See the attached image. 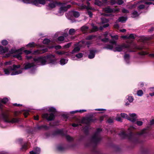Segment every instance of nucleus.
Here are the masks:
<instances>
[{
    "label": "nucleus",
    "instance_id": "4468645a",
    "mask_svg": "<svg viewBox=\"0 0 154 154\" xmlns=\"http://www.w3.org/2000/svg\"><path fill=\"white\" fill-rule=\"evenodd\" d=\"M57 4V3L56 2H52L49 4L48 7L51 8H55Z\"/></svg>",
    "mask_w": 154,
    "mask_h": 154
},
{
    "label": "nucleus",
    "instance_id": "864d4df0",
    "mask_svg": "<svg viewBox=\"0 0 154 154\" xmlns=\"http://www.w3.org/2000/svg\"><path fill=\"white\" fill-rule=\"evenodd\" d=\"M24 51L26 54H29L31 53V51L27 50H25Z\"/></svg>",
    "mask_w": 154,
    "mask_h": 154
},
{
    "label": "nucleus",
    "instance_id": "72a5a7b5",
    "mask_svg": "<svg viewBox=\"0 0 154 154\" xmlns=\"http://www.w3.org/2000/svg\"><path fill=\"white\" fill-rule=\"evenodd\" d=\"M86 111V110H80L79 111H72V112H71L72 113H75L78 112H85Z\"/></svg>",
    "mask_w": 154,
    "mask_h": 154
},
{
    "label": "nucleus",
    "instance_id": "13d9d810",
    "mask_svg": "<svg viewBox=\"0 0 154 154\" xmlns=\"http://www.w3.org/2000/svg\"><path fill=\"white\" fill-rule=\"evenodd\" d=\"M110 43L112 44V45H116V42L114 40H112V41H110Z\"/></svg>",
    "mask_w": 154,
    "mask_h": 154
},
{
    "label": "nucleus",
    "instance_id": "aec40b11",
    "mask_svg": "<svg viewBox=\"0 0 154 154\" xmlns=\"http://www.w3.org/2000/svg\"><path fill=\"white\" fill-rule=\"evenodd\" d=\"M67 61V60L66 59H62L60 61V63L61 65H64L66 63Z\"/></svg>",
    "mask_w": 154,
    "mask_h": 154
},
{
    "label": "nucleus",
    "instance_id": "2f4dec72",
    "mask_svg": "<svg viewBox=\"0 0 154 154\" xmlns=\"http://www.w3.org/2000/svg\"><path fill=\"white\" fill-rule=\"evenodd\" d=\"M134 35L133 34H131L129 36L128 35V39H134Z\"/></svg>",
    "mask_w": 154,
    "mask_h": 154
},
{
    "label": "nucleus",
    "instance_id": "4d7b16f0",
    "mask_svg": "<svg viewBox=\"0 0 154 154\" xmlns=\"http://www.w3.org/2000/svg\"><path fill=\"white\" fill-rule=\"evenodd\" d=\"M122 11L123 13H128V11L126 10V9H123V10H122Z\"/></svg>",
    "mask_w": 154,
    "mask_h": 154
},
{
    "label": "nucleus",
    "instance_id": "e2e57ef3",
    "mask_svg": "<svg viewBox=\"0 0 154 154\" xmlns=\"http://www.w3.org/2000/svg\"><path fill=\"white\" fill-rule=\"evenodd\" d=\"M28 114H29V112H25L24 114L25 117H27V115H28Z\"/></svg>",
    "mask_w": 154,
    "mask_h": 154
},
{
    "label": "nucleus",
    "instance_id": "a878e982",
    "mask_svg": "<svg viewBox=\"0 0 154 154\" xmlns=\"http://www.w3.org/2000/svg\"><path fill=\"white\" fill-rule=\"evenodd\" d=\"M138 16V14L137 12L134 11L132 14V17H135Z\"/></svg>",
    "mask_w": 154,
    "mask_h": 154
},
{
    "label": "nucleus",
    "instance_id": "6e6d98bb",
    "mask_svg": "<svg viewBox=\"0 0 154 154\" xmlns=\"http://www.w3.org/2000/svg\"><path fill=\"white\" fill-rule=\"evenodd\" d=\"M54 48L56 49H58L61 48V47L60 45H57L55 46Z\"/></svg>",
    "mask_w": 154,
    "mask_h": 154
},
{
    "label": "nucleus",
    "instance_id": "f03ea898",
    "mask_svg": "<svg viewBox=\"0 0 154 154\" xmlns=\"http://www.w3.org/2000/svg\"><path fill=\"white\" fill-rule=\"evenodd\" d=\"M128 48L129 52H135L137 50H140L143 48L142 46L138 47L134 43H130V44H124L121 46H118L116 48V50L117 51H121L124 48Z\"/></svg>",
    "mask_w": 154,
    "mask_h": 154
},
{
    "label": "nucleus",
    "instance_id": "f257e3e1",
    "mask_svg": "<svg viewBox=\"0 0 154 154\" xmlns=\"http://www.w3.org/2000/svg\"><path fill=\"white\" fill-rule=\"evenodd\" d=\"M50 59L48 56L38 57L34 59V62L32 63H25L24 64L25 69H28L36 65H44L48 63Z\"/></svg>",
    "mask_w": 154,
    "mask_h": 154
},
{
    "label": "nucleus",
    "instance_id": "473e14b6",
    "mask_svg": "<svg viewBox=\"0 0 154 154\" xmlns=\"http://www.w3.org/2000/svg\"><path fill=\"white\" fill-rule=\"evenodd\" d=\"M48 110L50 112H55L56 109L54 108L51 107L49 108Z\"/></svg>",
    "mask_w": 154,
    "mask_h": 154
},
{
    "label": "nucleus",
    "instance_id": "0eeeda50",
    "mask_svg": "<svg viewBox=\"0 0 154 154\" xmlns=\"http://www.w3.org/2000/svg\"><path fill=\"white\" fill-rule=\"evenodd\" d=\"M101 129L98 128L97 129V132L93 136L92 138L93 140L97 142L100 140V137L99 135V132L101 131Z\"/></svg>",
    "mask_w": 154,
    "mask_h": 154
},
{
    "label": "nucleus",
    "instance_id": "a211bd4d",
    "mask_svg": "<svg viewBox=\"0 0 154 154\" xmlns=\"http://www.w3.org/2000/svg\"><path fill=\"white\" fill-rule=\"evenodd\" d=\"M127 20V18L126 17H120L118 19V21L123 22Z\"/></svg>",
    "mask_w": 154,
    "mask_h": 154
},
{
    "label": "nucleus",
    "instance_id": "79ce46f5",
    "mask_svg": "<svg viewBox=\"0 0 154 154\" xmlns=\"http://www.w3.org/2000/svg\"><path fill=\"white\" fill-rule=\"evenodd\" d=\"M27 149V146L26 144H25L23 145L21 148V149L23 150H24Z\"/></svg>",
    "mask_w": 154,
    "mask_h": 154
},
{
    "label": "nucleus",
    "instance_id": "4c0bfd02",
    "mask_svg": "<svg viewBox=\"0 0 154 154\" xmlns=\"http://www.w3.org/2000/svg\"><path fill=\"white\" fill-rule=\"evenodd\" d=\"M124 59L125 60H127L129 59V55L128 54H126L124 56Z\"/></svg>",
    "mask_w": 154,
    "mask_h": 154
},
{
    "label": "nucleus",
    "instance_id": "4be33fe9",
    "mask_svg": "<svg viewBox=\"0 0 154 154\" xmlns=\"http://www.w3.org/2000/svg\"><path fill=\"white\" fill-rule=\"evenodd\" d=\"M80 48L78 47H75L73 50L72 51V53L73 54L77 52H78L80 50Z\"/></svg>",
    "mask_w": 154,
    "mask_h": 154
},
{
    "label": "nucleus",
    "instance_id": "cd10ccee",
    "mask_svg": "<svg viewBox=\"0 0 154 154\" xmlns=\"http://www.w3.org/2000/svg\"><path fill=\"white\" fill-rule=\"evenodd\" d=\"M75 32V30L73 29H70L69 31V33L70 35H73Z\"/></svg>",
    "mask_w": 154,
    "mask_h": 154
},
{
    "label": "nucleus",
    "instance_id": "37998d69",
    "mask_svg": "<svg viewBox=\"0 0 154 154\" xmlns=\"http://www.w3.org/2000/svg\"><path fill=\"white\" fill-rule=\"evenodd\" d=\"M57 53L59 55L63 54H65V52L63 51H57Z\"/></svg>",
    "mask_w": 154,
    "mask_h": 154
},
{
    "label": "nucleus",
    "instance_id": "393cba45",
    "mask_svg": "<svg viewBox=\"0 0 154 154\" xmlns=\"http://www.w3.org/2000/svg\"><path fill=\"white\" fill-rule=\"evenodd\" d=\"M78 5L80 7V8L82 9H85L86 8L87 9H91L90 8H89L88 7H86L85 5H81L80 4H79Z\"/></svg>",
    "mask_w": 154,
    "mask_h": 154
},
{
    "label": "nucleus",
    "instance_id": "603ef678",
    "mask_svg": "<svg viewBox=\"0 0 154 154\" xmlns=\"http://www.w3.org/2000/svg\"><path fill=\"white\" fill-rule=\"evenodd\" d=\"M117 3L119 5H121L123 3V2L122 0H119L118 1Z\"/></svg>",
    "mask_w": 154,
    "mask_h": 154
},
{
    "label": "nucleus",
    "instance_id": "338daca9",
    "mask_svg": "<svg viewBox=\"0 0 154 154\" xmlns=\"http://www.w3.org/2000/svg\"><path fill=\"white\" fill-rule=\"evenodd\" d=\"M149 55V57H154V53L151 54Z\"/></svg>",
    "mask_w": 154,
    "mask_h": 154
},
{
    "label": "nucleus",
    "instance_id": "49530a36",
    "mask_svg": "<svg viewBox=\"0 0 154 154\" xmlns=\"http://www.w3.org/2000/svg\"><path fill=\"white\" fill-rule=\"evenodd\" d=\"M76 56L78 58H80L82 57V53H80L76 54Z\"/></svg>",
    "mask_w": 154,
    "mask_h": 154
},
{
    "label": "nucleus",
    "instance_id": "9b49d317",
    "mask_svg": "<svg viewBox=\"0 0 154 154\" xmlns=\"http://www.w3.org/2000/svg\"><path fill=\"white\" fill-rule=\"evenodd\" d=\"M47 51V49H44L42 51L37 50L36 51H35L34 52L32 53V54H42V53H44Z\"/></svg>",
    "mask_w": 154,
    "mask_h": 154
},
{
    "label": "nucleus",
    "instance_id": "0e129e2a",
    "mask_svg": "<svg viewBox=\"0 0 154 154\" xmlns=\"http://www.w3.org/2000/svg\"><path fill=\"white\" fill-rule=\"evenodd\" d=\"M11 64V62H10V61H9L8 62H6L5 63V64L6 65H10Z\"/></svg>",
    "mask_w": 154,
    "mask_h": 154
},
{
    "label": "nucleus",
    "instance_id": "f704fd0d",
    "mask_svg": "<svg viewBox=\"0 0 154 154\" xmlns=\"http://www.w3.org/2000/svg\"><path fill=\"white\" fill-rule=\"evenodd\" d=\"M95 36L93 35H90L88 36L86 38V39L87 40H91L93 39L95 37Z\"/></svg>",
    "mask_w": 154,
    "mask_h": 154
},
{
    "label": "nucleus",
    "instance_id": "20e7f679",
    "mask_svg": "<svg viewBox=\"0 0 154 154\" xmlns=\"http://www.w3.org/2000/svg\"><path fill=\"white\" fill-rule=\"evenodd\" d=\"M154 1V0H141L137 3V5H138V9H142L144 8V5L143 4H144L146 5H154V3L153 2Z\"/></svg>",
    "mask_w": 154,
    "mask_h": 154
},
{
    "label": "nucleus",
    "instance_id": "69168bd1",
    "mask_svg": "<svg viewBox=\"0 0 154 154\" xmlns=\"http://www.w3.org/2000/svg\"><path fill=\"white\" fill-rule=\"evenodd\" d=\"M119 27V26L117 24H115V25H114V27L115 28H118Z\"/></svg>",
    "mask_w": 154,
    "mask_h": 154
},
{
    "label": "nucleus",
    "instance_id": "774afa93",
    "mask_svg": "<svg viewBox=\"0 0 154 154\" xmlns=\"http://www.w3.org/2000/svg\"><path fill=\"white\" fill-rule=\"evenodd\" d=\"M150 124L151 125H153V124H154V120L152 119V120L150 121Z\"/></svg>",
    "mask_w": 154,
    "mask_h": 154
},
{
    "label": "nucleus",
    "instance_id": "423d86ee",
    "mask_svg": "<svg viewBox=\"0 0 154 154\" xmlns=\"http://www.w3.org/2000/svg\"><path fill=\"white\" fill-rule=\"evenodd\" d=\"M42 117L43 118L46 119L48 120L51 121L54 119V116L53 113H51L50 114L45 113L42 115Z\"/></svg>",
    "mask_w": 154,
    "mask_h": 154
},
{
    "label": "nucleus",
    "instance_id": "c85d7f7f",
    "mask_svg": "<svg viewBox=\"0 0 154 154\" xmlns=\"http://www.w3.org/2000/svg\"><path fill=\"white\" fill-rule=\"evenodd\" d=\"M101 21L102 23L103 24L108 22L109 20L106 18H103L101 19Z\"/></svg>",
    "mask_w": 154,
    "mask_h": 154
},
{
    "label": "nucleus",
    "instance_id": "6e6552de",
    "mask_svg": "<svg viewBox=\"0 0 154 154\" xmlns=\"http://www.w3.org/2000/svg\"><path fill=\"white\" fill-rule=\"evenodd\" d=\"M137 118V116L135 113L129 114L128 120L134 122L136 121Z\"/></svg>",
    "mask_w": 154,
    "mask_h": 154
},
{
    "label": "nucleus",
    "instance_id": "5701e85b",
    "mask_svg": "<svg viewBox=\"0 0 154 154\" xmlns=\"http://www.w3.org/2000/svg\"><path fill=\"white\" fill-rule=\"evenodd\" d=\"M72 14H73L74 16L75 17H78L80 15L79 13L77 11H73L72 12Z\"/></svg>",
    "mask_w": 154,
    "mask_h": 154
},
{
    "label": "nucleus",
    "instance_id": "c9c22d12",
    "mask_svg": "<svg viewBox=\"0 0 154 154\" xmlns=\"http://www.w3.org/2000/svg\"><path fill=\"white\" fill-rule=\"evenodd\" d=\"M143 92L142 90L138 91L137 92V95L139 96H141L143 94Z\"/></svg>",
    "mask_w": 154,
    "mask_h": 154
},
{
    "label": "nucleus",
    "instance_id": "bb28decb",
    "mask_svg": "<svg viewBox=\"0 0 154 154\" xmlns=\"http://www.w3.org/2000/svg\"><path fill=\"white\" fill-rule=\"evenodd\" d=\"M95 4L99 6H101L103 5V3L99 1H96L95 3Z\"/></svg>",
    "mask_w": 154,
    "mask_h": 154
},
{
    "label": "nucleus",
    "instance_id": "6ab92c4d",
    "mask_svg": "<svg viewBox=\"0 0 154 154\" xmlns=\"http://www.w3.org/2000/svg\"><path fill=\"white\" fill-rule=\"evenodd\" d=\"M91 26L92 27V29L91 32H94L98 30V28L96 26H94L93 24H91Z\"/></svg>",
    "mask_w": 154,
    "mask_h": 154
},
{
    "label": "nucleus",
    "instance_id": "680f3d73",
    "mask_svg": "<svg viewBox=\"0 0 154 154\" xmlns=\"http://www.w3.org/2000/svg\"><path fill=\"white\" fill-rule=\"evenodd\" d=\"M108 39L107 38H105L104 39H101V40L103 42H106L108 41Z\"/></svg>",
    "mask_w": 154,
    "mask_h": 154
},
{
    "label": "nucleus",
    "instance_id": "bf43d9fd",
    "mask_svg": "<svg viewBox=\"0 0 154 154\" xmlns=\"http://www.w3.org/2000/svg\"><path fill=\"white\" fill-rule=\"evenodd\" d=\"M121 38L124 39H128V35H122L121 36Z\"/></svg>",
    "mask_w": 154,
    "mask_h": 154
},
{
    "label": "nucleus",
    "instance_id": "3c124183",
    "mask_svg": "<svg viewBox=\"0 0 154 154\" xmlns=\"http://www.w3.org/2000/svg\"><path fill=\"white\" fill-rule=\"evenodd\" d=\"M111 37L112 38H114L116 39H118V36L117 35H116L114 36L111 35Z\"/></svg>",
    "mask_w": 154,
    "mask_h": 154
},
{
    "label": "nucleus",
    "instance_id": "b1692460",
    "mask_svg": "<svg viewBox=\"0 0 154 154\" xmlns=\"http://www.w3.org/2000/svg\"><path fill=\"white\" fill-rule=\"evenodd\" d=\"M104 11L106 13H110L113 11L109 7L105 8L104 9Z\"/></svg>",
    "mask_w": 154,
    "mask_h": 154
},
{
    "label": "nucleus",
    "instance_id": "ea45409f",
    "mask_svg": "<svg viewBox=\"0 0 154 154\" xmlns=\"http://www.w3.org/2000/svg\"><path fill=\"white\" fill-rule=\"evenodd\" d=\"M128 100L130 102H132L133 100V98L132 96H129L128 98Z\"/></svg>",
    "mask_w": 154,
    "mask_h": 154
},
{
    "label": "nucleus",
    "instance_id": "a19ab883",
    "mask_svg": "<svg viewBox=\"0 0 154 154\" xmlns=\"http://www.w3.org/2000/svg\"><path fill=\"white\" fill-rule=\"evenodd\" d=\"M66 138L67 140L68 141H71L73 140V138L69 135L66 136Z\"/></svg>",
    "mask_w": 154,
    "mask_h": 154
},
{
    "label": "nucleus",
    "instance_id": "dca6fc26",
    "mask_svg": "<svg viewBox=\"0 0 154 154\" xmlns=\"http://www.w3.org/2000/svg\"><path fill=\"white\" fill-rule=\"evenodd\" d=\"M88 29V27L85 26H84L81 28V30L83 33H86Z\"/></svg>",
    "mask_w": 154,
    "mask_h": 154
},
{
    "label": "nucleus",
    "instance_id": "c756f323",
    "mask_svg": "<svg viewBox=\"0 0 154 154\" xmlns=\"http://www.w3.org/2000/svg\"><path fill=\"white\" fill-rule=\"evenodd\" d=\"M0 100L3 103H6V102H7L8 101V99L7 98H4L2 99H1Z\"/></svg>",
    "mask_w": 154,
    "mask_h": 154
},
{
    "label": "nucleus",
    "instance_id": "8fccbe9b",
    "mask_svg": "<svg viewBox=\"0 0 154 154\" xmlns=\"http://www.w3.org/2000/svg\"><path fill=\"white\" fill-rule=\"evenodd\" d=\"M139 54H140L143 55H146L147 54V53L144 51H141L139 53Z\"/></svg>",
    "mask_w": 154,
    "mask_h": 154
},
{
    "label": "nucleus",
    "instance_id": "a18cd8bd",
    "mask_svg": "<svg viewBox=\"0 0 154 154\" xmlns=\"http://www.w3.org/2000/svg\"><path fill=\"white\" fill-rule=\"evenodd\" d=\"M71 45V43H69L65 45L64 46V47L65 48H69Z\"/></svg>",
    "mask_w": 154,
    "mask_h": 154
},
{
    "label": "nucleus",
    "instance_id": "7ed1b4c3",
    "mask_svg": "<svg viewBox=\"0 0 154 154\" xmlns=\"http://www.w3.org/2000/svg\"><path fill=\"white\" fill-rule=\"evenodd\" d=\"M20 65L19 64L17 65H14L12 66H9L7 68L3 69L4 72L5 74L8 75H15L21 73L22 72L23 69L17 70V69L20 68Z\"/></svg>",
    "mask_w": 154,
    "mask_h": 154
},
{
    "label": "nucleus",
    "instance_id": "c03bdc74",
    "mask_svg": "<svg viewBox=\"0 0 154 154\" xmlns=\"http://www.w3.org/2000/svg\"><path fill=\"white\" fill-rule=\"evenodd\" d=\"M27 46L30 47H34L35 46L34 43L33 42H32V43H29L27 45Z\"/></svg>",
    "mask_w": 154,
    "mask_h": 154
},
{
    "label": "nucleus",
    "instance_id": "052dcab7",
    "mask_svg": "<svg viewBox=\"0 0 154 154\" xmlns=\"http://www.w3.org/2000/svg\"><path fill=\"white\" fill-rule=\"evenodd\" d=\"M107 122L109 123H112L113 122V120L112 119H109L108 120Z\"/></svg>",
    "mask_w": 154,
    "mask_h": 154
},
{
    "label": "nucleus",
    "instance_id": "f8f14e48",
    "mask_svg": "<svg viewBox=\"0 0 154 154\" xmlns=\"http://www.w3.org/2000/svg\"><path fill=\"white\" fill-rule=\"evenodd\" d=\"M152 38V37H146L145 36H143L141 37V41L144 42L145 41L150 39Z\"/></svg>",
    "mask_w": 154,
    "mask_h": 154
},
{
    "label": "nucleus",
    "instance_id": "412c9836",
    "mask_svg": "<svg viewBox=\"0 0 154 154\" xmlns=\"http://www.w3.org/2000/svg\"><path fill=\"white\" fill-rule=\"evenodd\" d=\"M121 115L122 117L127 119L128 120L129 116H128L127 114L125 113H121Z\"/></svg>",
    "mask_w": 154,
    "mask_h": 154
},
{
    "label": "nucleus",
    "instance_id": "58836bf2",
    "mask_svg": "<svg viewBox=\"0 0 154 154\" xmlns=\"http://www.w3.org/2000/svg\"><path fill=\"white\" fill-rule=\"evenodd\" d=\"M64 39V37L63 36H60L58 38V40L59 41H62Z\"/></svg>",
    "mask_w": 154,
    "mask_h": 154
},
{
    "label": "nucleus",
    "instance_id": "f3484780",
    "mask_svg": "<svg viewBox=\"0 0 154 154\" xmlns=\"http://www.w3.org/2000/svg\"><path fill=\"white\" fill-rule=\"evenodd\" d=\"M95 51L93 50H91L90 51V54L88 55V57L90 59L93 58L95 56Z\"/></svg>",
    "mask_w": 154,
    "mask_h": 154
},
{
    "label": "nucleus",
    "instance_id": "9d476101",
    "mask_svg": "<svg viewBox=\"0 0 154 154\" xmlns=\"http://www.w3.org/2000/svg\"><path fill=\"white\" fill-rule=\"evenodd\" d=\"M71 6L70 5H68L66 6H63L61 7L60 9V13L66 11L67 8H70Z\"/></svg>",
    "mask_w": 154,
    "mask_h": 154
},
{
    "label": "nucleus",
    "instance_id": "e433bc0d",
    "mask_svg": "<svg viewBox=\"0 0 154 154\" xmlns=\"http://www.w3.org/2000/svg\"><path fill=\"white\" fill-rule=\"evenodd\" d=\"M8 41L6 40H3L2 42V43L3 45H5L8 44Z\"/></svg>",
    "mask_w": 154,
    "mask_h": 154
},
{
    "label": "nucleus",
    "instance_id": "2eb2a0df",
    "mask_svg": "<svg viewBox=\"0 0 154 154\" xmlns=\"http://www.w3.org/2000/svg\"><path fill=\"white\" fill-rule=\"evenodd\" d=\"M40 152V149L39 148H36L35 151H33L30 152V154H38Z\"/></svg>",
    "mask_w": 154,
    "mask_h": 154
},
{
    "label": "nucleus",
    "instance_id": "1a4fd4ad",
    "mask_svg": "<svg viewBox=\"0 0 154 154\" xmlns=\"http://www.w3.org/2000/svg\"><path fill=\"white\" fill-rule=\"evenodd\" d=\"M23 49L21 48L18 50L17 52L19 53L18 54H16L14 56V57H16L19 60H21L22 59L21 54H22V51Z\"/></svg>",
    "mask_w": 154,
    "mask_h": 154
},
{
    "label": "nucleus",
    "instance_id": "de8ad7c7",
    "mask_svg": "<svg viewBox=\"0 0 154 154\" xmlns=\"http://www.w3.org/2000/svg\"><path fill=\"white\" fill-rule=\"evenodd\" d=\"M105 48L107 49H112L113 48V46L111 45H108L105 47Z\"/></svg>",
    "mask_w": 154,
    "mask_h": 154
},
{
    "label": "nucleus",
    "instance_id": "39448f33",
    "mask_svg": "<svg viewBox=\"0 0 154 154\" xmlns=\"http://www.w3.org/2000/svg\"><path fill=\"white\" fill-rule=\"evenodd\" d=\"M3 117L5 121L7 122L14 123L18 121V120L16 118H13L10 119L9 116L7 114L4 115Z\"/></svg>",
    "mask_w": 154,
    "mask_h": 154
},
{
    "label": "nucleus",
    "instance_id": "09e8293b",
    "mask_svg": "<svg viewBox=\"0 0 154 154\" xmlns=\"http://www.w3.org/2000/svg\"><path fill=\"white\" fill-rule=\"evenodd\" d=\"M138 125H141L143 124V122L140 121H137L136 122Z\"/></svg>",
    "mask_w": 154,
    "mask_h": 154
},
{
    "label": "nucleus",
    "instance_id": "ddd939ff",
    "mask_svg": "<svg viewBox=\"0 0 154 154\" xmlns=\"http://www.w3.org/2000/svg\"><path fill=\"white\" fill-rule=\"evenodd\" d=\"M8 50L7 48L6 47L4 48L3 46H0V52L1 53H5L8 51Z\"/></svg>",
    "mask_w": 154,
    "mask_h": 154
},
{
    "label": "nucleus",
    "instance_id": "7c9ffc66",
    "mask_svg": "<svg viewBox=\"0 0 154 154\" xmlns=\"http://www.w3.org/2000/svg\"><path fill=\"white\" fill-rule=\"evenodd\" d=\"M50 42V40L48 39H45L43 41V44H47Z\"/></svg>",
    "mask_w": 154,
    "mask_h": 154
},
{
    "label": "nucleus",
    "instance_id": "5fc2aeb1",
    "mask_svg": "<svg viewBox=\"0 0 154 154\" xmlns=\"http://www.w3.org/2000/svg\"><path fill=\"white\" fill-rule=\"evenodd\" d=\"M72 52H65V55L66 56H70L72 54Z\"/></svg>",
    "mask_w": 154,
    "mask_h": 154
}]
</instances>
